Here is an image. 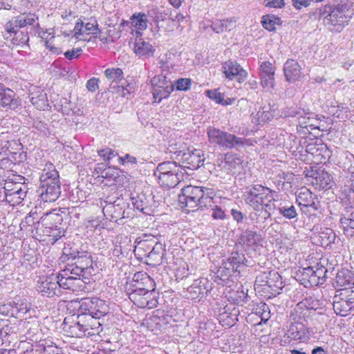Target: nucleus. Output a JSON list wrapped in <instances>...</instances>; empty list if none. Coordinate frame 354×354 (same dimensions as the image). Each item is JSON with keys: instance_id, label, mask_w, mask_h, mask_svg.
Here are the masks:
<instances>
[{"instance_id": "1", "label": "nucleus", "mask_w": 354, "mask_h": 354, "mask_svg": "<svg viewBox=\"0 0 354 354\" xmlns=\"http://www.w3.org/2000/svg\"><path fill=\"white\" fill-rule=\"evenodd\" d=\"M351 2H341L336 6H324L319 9V19L332 32H340L348 25L351 17Z\"/></svg>"}, {"instance_id": "2", "label": "nucleus", "mask_w": 354, "mask_h": 354, "mask_svg": "<svg viewBox=\"0 0 354 354\" xmlns=\"http://www.w3.org/2000/svg\"><path fill=\"white\" fill-rule=\"evenodd\" d=\"M40 185L37 194L44 202H55L60 196L59 176L55 167L47 162L40 176Z\"/></svg>"}, {"instance_id": "3", "label": "nucleus", "mask_w": 354, "mask_h": 354, "mask_svg": "<svg viewBox=\"0 0 354 354\" xmlns=\"http://www.w3.org/2000/svg\"><path fill=\"white\" fill-rule=\"evenodd\" d=\"M185 169L175 161L159 163L153 172L154 176L162 187H174L184 179Z\"/></svg>"}, {"instance_id": "4", "label": "nucleus", "mask_w": 354, "mask_h": 354, "mask_svg": "<svg viewBox=\"0 0 354 354\" xmlns=\"http://www.w3.org/2000/svg\"><path fill=\"white\" fill-rule=\"evenodd\" d=\"M275 192L268 187L261 185H254L247 188L245 192V201L253 209L263 208L273 210L275 209L272 201H275L272 194Z\"/></svg>"}, {"instance_id": "5", "label": "nucleus", "mask_w": 354, "mask_h": 354, "mask_svg": "<svg viewBox=\"0 0 354 354\" xmlns=\"http://www.w3.org/2000/svg\"><path fill=\"white\" fill-rule=\"evenodd\" d=\"M64 254L68 257V260H75L73 263L67 266L71 268V274L82 276L85 280H88L89 277L94 274L95 268L90 252L75 250L68 253V250L64 248Z\"/></svg>"}, {"instance_id": "6", "label": "nucleus", "mask_w": 354, "mask_h": 354, "mask_svg": "<svg viewBox=\"0 0 354 354\" xmlns=\"http://www.w3.org/2000/svg\"><path fill=\"white\" fill-rule=\"evenodd\" d=\"M333 306L337 315L346 317L354 315V286L336 290Z\"/></svg>"}, {"instance_id": "7", "label": "nucleus", "mask_w": 354, "mask_h": 354, "mask_svg": "<svg viewBox=\"0 0 354 354\" xmlns=\"http://www.w3.org/2000/svg\"><path fill=\"white\" fill-rule=\"evenodd\" d=\"M207 133L211 143L218 145L224 149L237 148L248 145V140L245 138L237 137L214 127H209Z\"/></svg>"}, {"instance_id": "8", "label": "nucleus", "mask_w": 354, "mask_h": 354, "mask_svg": "<svg viewBox=\"0 0 354 354\" xmlns=\"http://www.w3.org/2000/svg\"><path fill=\"white\" fill-rule=\"evenodd\" d=\"M78 314L89 315L97 318H102L109 310L106 302L96 297L82 299L78 302Z\"/></svg>"}, {"instance_id": "9", "label": "nucleus", "mask_w": 354, "mask_h": 354, "mask_svg": "<svg viewBox=\"0 0 354 354\" xmlns=\"http://www.w3.org/2000/svg\"><path fill=\"white\" fill-rule=\"evenodd\" d=\"M156 289L154 280L145 272H137L133 274L132 281L128 288L129 298L132 295L142 294L145 291Z\"/></svg>"}, {"instance_id": "10", "label": "nucleus", "mask_w": 354, "mask_h": 354, "mask_svg": "<svg viewBox=\"0 0 354 354\" xmlns=\"http://www.w3.org/2000/svg\"><path fill=\"white\" fill-rule=\"evenodd\" d=\"M153 97L155 102L160 103L162 99L167 98L174 91V83L167 80L166 75L153 77L151 80Z\"/></svg>"}, {"instance_id": "11", "label": "nucleus", "mask_w": 354, "mask_h": 354, "mask_svg": "<svg viewBox=\"0 0 354 354\" xmlns=\"http://www.w3.org/2000/svg\"><path fill=\"white\" fill-rule=\"evenodd\" d=\"M60 291L62 289L73 292L82 291L87 283L84 279H80L79 276L71 274V268L66 267L58 274Z\"/></svg>"}, {"instance_id": "12", "label": "nucleus", "mask_w": 354, "mask_h": 354, "mask_svg": "<svg viewBox=\"0 0 354 354\" xmlns=\"http://www.w3.org/2000/svg\"><path fill=\"white\" fill-rule=\"evenodd\" d=\"M1 312L6 315L16 317L17 319H27L31 310L30 304L25 299H15L12 303L3 305L0 308Z\"/></svg>"}, {"instance_id": "13", "label": "nucleus", "mask_w": 354, "mask_h": 354, "mask_svg": "<svg viewBox=\"0 0 354 354\" xmlns=\"http://www.w3.org/2000/svg\"><path fill=\"white\" fill-rule=\"evenodd\" d=\"M36 290L43 296L47 297L59 296L62 294L59 288L58 275L55 277H39L37 282Z\"/></svg>"}, {"instance_id": "14", "label": "nucleus", "mask_w": 354, "mask_h": 354, "mask_svg": "<svg viewBox=\"0 0 354 354\" xmlns=\"http://www.w3.org/2000/svg\"><path fill=\"white\" fill-rule=\"evenodd\" d=\"M180 156L181 157H178V161L183 163V165L180 167L183 169H197L203 165L205 160L204 153L201 149L190 150L187 148Z\"/></svg>"}, {"instance_id": "15", "label": "nucleus", "mask_w": 354, "mask_h": 354, "mask_svg": "<svg viewBox=\"0 0 354 354\" xmlns=\"http://www.w3.org/2000/svg\"><path fill=\"white\" fill-rule=\"evenodd\" d=\"M296 199L301 207V212L304 214L309 212L314 214L320 206L315 195L305 187L300 189Z\"/></svg>"}, {"instance_id": "16", "label": "nucleus", "mask_w": 354, "mask_h": 354, "mask_svg": "<svg viewBox=\"0 0 354 354\" xmlns=\"http://www.w3.org/2000/svg\"><path fill=\"white\" fill-rule=\"evenodd\" d=\"M62 329L68 336L82 337L86 336L84 324L80 321V315L77 313L66 317L62 324Z\"/></svg>"}, {"instance_id": "17", "label": "nucleus", "mask_w": 354, "mask_h": 354, "mask_svg": "<svg viewBox=\"0 0 354 354\" xmlns=\"http://www.w3.org/2000/svg\"><path fill=\"white\" fill-rule=\"evenodd\" d=\"M158 293L153 290H147L140 294H134L130 296V300L139 308H153L158 304L157 297Z\"/></svg>"}, {"instance_id": "18", "label": "nucleus", "mask_w": 354, "mask_h": 354, "mask_svg": "<svg viewBox=\"0 0 354 354\" xmlns=\"http://www.w3.org/2000/svg\"><path fill=\"white\" fill-rule=\"evenodd\" d=\"M263 239L257 232L246 229L239 236L237 244L248 250H256V248L261 245Z\"/></svg>"}, {"instance_id": "19", "label": "nucleus", "mask_w": 354, "mask_h": 354, "mask_svg": "<svg viewBox=\"0 0 354 354\" xmlns=\"http://www.w3.org/2000/svg\"><path fill=\"white\" fill-rule=\"evenodd\" d=\"M38 20V17L35 14L28 13L19 15L8 21L6 25V30L8 33H17L19 28L27 25H33Z\"/></svg>"}, {"instance_id": "20", "label": "nucleus", "mask_w": 354, "mask_h": 354, "mask_svg": "<svg viewBox=\"0 0 354 354\" xmlns=\"http://www.w3.org/2000/svg\"><path fill=\"white\" fill-rule=\"evenodd\" d=\"M25 328L26 330L25 333L26 340L29 341V344L33 347L32 351H35L39 348L40 343L45 342L47 339H43V333L39 327L37 322L34 323L27 322Z\"/></svg>"}, {"instance_id": "21", "label": "nucleus", "mask_w": 354, "mask_h": 354, "mask_svg": "<svg viewBox=\"0 0 354 354\" xmlns=\"http://www.w3.org/2000/svg\"><path fill=\"white\" fill-rule=\"evenodd\" d=\"M223 73L229 80H234L243 82L246 77L247 72L236 62L227 60L223 64Z\"/></svg>"}, {"instance_id": "22", "label": "nucleus", "mask_w": 354, "mask_h": 354, "mask_svg": "<svg viewBox=\"0 0 354 354\" xmlns=\"http://www.w3.org/2000/svg\"><path fill=\"white\" fill-rule=\"evenodd\" d=\"M20 104V100L15 97V92L0 83V107L15 110Z\"/></svg>"}, {"instance_id": "23", "label": "nucleus", "mask_w": 354, "mask_h": 354, "mask_svg": "<svg viewBox=\"0 0 354 354\" xmlns=\"http://www.w3.org/2000/svg\"><path fill=\"white\" fill-rule=\"evenodd\" d=\"M179 195H184L186 197L194 196L197 198L213 199L216 193L214 189L199 186L187 185L181 189Z\"/></svg>"}, {"instance_id": "24", "label": "nucleus", "mask_w": 354, "mask_h": 354, "mask_svg": "<svg viewBox=\"0 0 354 354\" xmlns=\"http://www.w3.org/2000/svg\"><path fill=\"white\" fill-rule=\"evenodd\" d=\"M275 68L270 62H263L260 65L261 84L264 88H272L274 85Z\"/></svg>"}, {"instance_id": "25", "label": "nucleus", "mask_w": 354, "mask_h": 354, "mask_svg": "<svg viewBox=\"0 0 354 354\" xmlns=\"http://www.w3.org/2000/svg\"><path fill=\"white\" fill-rule=\"evenodd\" d=\"M306 152L313 156V161L317 163L325 162L330 151L326 145L310 142L306 146Z\"/></svg>"}, {"instance_id": "26", "label": "nucleus", "mask_w": 354, "mask_h": 354, "mask_svg": "<svg viewBox=\"0 0 354 354\" xmlns=\"http://www.w3.org/2000/svg\"><path fill=\"white\" fill-rule=\"evenodd\" d=\"M178 201L181 204V207H187L188 212H194L199 207H207L211 205L212 199L209 198H197L194 196L186 197L184 195L178 196Z\"/></svg>"}, {"instance_id": "27", "label": "nucleus", "mask_w": 354, "mask_h": 354, "mask_svg": "<svg viewBox=\"0 0 354 354\" xmlns=\"http://www.w3.org/2000/svg\"><path fill=\"white\" fill-rule=\"evenodd\" d=\"M155 47L147 41L141 37H137L133 44V52L136 56L142 59H146L153 57L155 53Z\"/></svg>"}, {"instance_id": "28", "label": "nucleus", "mask_w": 354, "mask_h": 354, "mask_svg": "<svg viewBox=\"0 0 354 354\" xmlns=\"http://www.w3.org/2000/svg\"><path fill=\"white\" fill-rule=\"evenodd\" d=\"M95 317L89 315H80V321L84 324L86 336L99 334L102 330V322Z\"/></svg>"}, {"instance_id": "29", "label": "nucleus", "mask_w": 354, "mask_h": 354, "mask_svg": "<svg viewBox=\"0 0 354 354\" xmlns=\"http://www.w3.org/2000/svg\"><path fill=\"white\" fill-rule=\"evenodd\" d=\"M274 112L275 109L270 104L261 107L256 113H252V122L259 125H263L274 118Z\"/></svg>"}, {"instance_id": "30", "label": "nucleus", "mask_w": 354, "mask_h": 354, "mask_svg": "<svg viewBox=\"0 0 354 354\" xmlns=\"http://www.w3.org/2000/svg\"><path fill=\"white\" fill-rule=\"evenodd\" d=\"M301 68L295 59H288L283 66L285 77L288 82H295L300 79Z\"/></svg>"}, {"instance_id": "31", "label": "nucleus", "mask_w": 354, "mask_h": 354, "mask_svg": "<svg viewBox=\"0 0 354 354\" xmlns=\"http://www.w3.org/2000/svg\"><path fill=\"white\" fill-rule=\"evenodd\" d=\"M242 160L236 154L227 153L223 167L227 174H235L242 169Z\"/></svg>"}, {"instance_id": "32", "label": "nucleus", "mask_w": 354, "mask_h": 354, "mask_svg": "<svg viewBox=\"0 0 354 354\" xmlns=\"http://www.w3.org/2000/svg\"><path fill=\"white\" fill-rule=\"evenodd\" d=\"M298 277L306 287L317 286L321 284L319 279L314 270V267H307L299 271Z\"/></svg>"}, {"instance_id": "33", "label": "nucleus", "mask_w": 354, "mask_h": 354, "mask_svg": "<svg viewBox=\"0 0 354 354\" xmlns=\"http://www.w3.org/2000/svg\"><path fill=\"white\" fill-rule=\"evenodd\" d=\"M255 212L250 214V219L254 226L259 229H263L266 226V221L271 216V211L259 208L254 209Z\"/></svg>"}, {"instance_id": "34", "label": "nucleus", "mask_w": 354, "mask_h": 354, "mask_svg": "<svg viewBox=\"0 0 354 354\" xmlns=\"http://www.w3.org/2000/svg\"><path fill=\"white\" fill-rule=\"evenodd\" d=\"M202 283V280L199 282L196 281L194 284L190 286L187 290V297L192 300L194 302H198L203 299L207 293V290Z\"/></svg>"}, {"instance_id": "35", "label": "nucleus", "mask_w": 354, "mask_h": 354, "mask_svg": "<svg viewBox=\"0 0 354 354\" xmlns=\"http://www.w3.org/2000/svg\"><path fill=\"white\" fill-rule=\"evenodd\" d=\"M340 223L344 228V233L347 236L354 234V208L344 209Z\"/></svg>"}, {"instance_id": "36", "label": "nucleus", "mask_w": 354, "mask_h": 354, "mask_svg": "<svg viewBox=\"0 0 354 354\" xmlns=\"http://www.w3.org/2000/svg\"><path fill=\"white\" fill-rule=\"evenodd\" d=\"M224 261L225 262V266H230L235 272H239L243 268L246 266L245 254L238 252H232L227 260Z\"/></svg>"}, {"instance_id": "37", "label": "nucleus", "mask_w": 354, "mask_h": 354, "mask_svg": "<svg viewBox=\"0 0 354 354\" xmlns=\"http://www.w3.org/2000/svg\"><path fill=\"white\" fill-rule=\"evenodd\" d=\"M353 273L347 269H342L337 273L335 283L337 287L344 288L353 286Z\"/></svg>"}, {"instance_id": "38", "label": "nucleus", "mask_w": 354, "mask_h": 354, "mask_svg": "<svg viewBox=\"0 0 354 354\" xmlns=\"http://www.w3.org/2000/svg\"><path fill=\"white\" fill-rule=\"evenodd\" d=\"M130 22L131 26L136 29V34L141 35L140 31H143L147 28L148 19L145 13L138 12L130 17Z\"/></svg>"}, {"instance_id": "39", "label": "nucleus", "mask_w": 354, "mask_h": 354, "mask_svg": "<svg viewBox=\"0 0 354 354\" xmlns=\"http://www.w3.org/2000/svg\"><path fill=\"white\" fill-rule=\"evenodd\" d=\"M165 252V250L162 245L159 243H156L155 245L151 247V250L147 255L148 259L151 261L150 264H161Z\"/></svg>"}, {"instance_id": "40", "label": "nucleus", "mask_w": 354, "mask_h": 354, "mask_svg": "<svg viewBox=\"0 0 354 354\" xmlns=\"http://www.w3.org/2000/svg\"><path fill=\"white\" fill-rule=\"evenodd\" d=\"M33 354H63L62 348L54 344L51 339H47L40 343L39 348Z\"/></svg>"}, {"instance_id": "41", "label": "nucleus", "mask_w": 354, "mask_h": 354, "mask_svg": "<svg viewBox=\"0 0 354 354\" xmlns=\"http://www.w3.org/2000/svg\"><path fill=\"white\" fill-rule=\"evenodd\" d=\"M313 175L315 182H313V184L319 187V188L322 189H327L330 187V184L331 182V178L328 173L323 170H320L315 173Z\"/></svg>"}, {"instance_id": "42", "label": "nucleus", "mask_w": 354, "mask_h": 354, "mask_svg": "<svg viewBox=\"0 0 354 354\" xmlns=\"http://www.w3.org/2000/svg\"><path fill=\"white\" fill-rule=\"evenodd\" d=\"M290 330L292 335L295 339L301 341H307L310 337V333L308 328H306L304 325L301 323H297L295 325L291 326Z\"/></svg>"}, {"instance_id": "43", "label": "nucleus", "mask_w": 354, "mask_h": 354, "mask_svg": "<svg viewBox=\"0 0 354 354\" xmlns=\"http://www.w3.org/2000/svg\"><path fill=\"white\" fill-rule=\"evenodd\" d=\"M313 113L310 112H306V115H302L298 120V124L297 126V132L302 135L303 136H306L309 134V124L311 123V120L313 118Z\"/></svg>"}, {"instance_id": "44", "label": "nucleus", "mask_w": 354, "mask_h": 354, "mask_svg": "<svg viewBox=\"0 0 354 354\" xmlns=\"http://www.w3.org/2000/svg\"><path fill=\"white\" fill-rule=\"evenodd\" d=\"M104 75L113 86H118L123 80V72L120 68H109L104 71Z\"/></svg>"}, {"instance_id": "45", "label": "nucleus", "mask_w": 354, "mask_h": 354, "mask_svg": "<svg viewBox=\"0 0 354 354\" xmlns=\"http://www.w3.org/2000/svg\"><path fill=\"white\" fill-rule=\"evenodd\" d=\"M344 209H354V189L345 186L341 196Z\"/></svg>"}, {"instance_id": "46", "label": "nucleus", "mask_w": 354, "mask_h": 354, "mask_svg": "<svg viewBox=\"0 0 354 354\" xmlns=\"http://www.w3.org/2000/svg\"><path fill=\"white\" fill-rule=\"evenodd\" d=\"M277 209L281 215L287 219H293L298 216L295 207L286 203H281Z\"/></svg>"}, {"instance_id": "47", "label": "nucleus", "mask_w": 354, "mask_h": 354, "mask_svg": "<svg viewBox=\"0 0 354 354\" xmlns=\"http://www.w3.org/2000/svg\"><path fill=\"white\" fill-rule=\"evenodd\" d=\"M234 27V21L232 19L216 20L212 24L213 31L221 33L232 30Z\"/></svg>"}, {"instance_id": "48", "label": "nucleus", "mask_w": 354, "mask_h": 354, "mask_svg": "<svg viewBox=\"0 0 354 354\" xmlns=\"http://www.w3.org/2000/svg\"><path fill=\"white\" fill-rule=\"evenodd\" d=\"M269 275L267 286L274 292L281 290L283 286L281 275L275 271H270Z\"/></svg>"}, {"instance_id": "49", "label": "nucleus", "mask_w": 354, "mask_h": 354, "mask_svg": "<svg viewBox=\"0 0 354 354\" xmlns=\"http://www.w3.org/2000/svg\"><path fill=\"white\" fill-rule=\"evenodd\" d=\"M131 202L133 207L137 210L147 214L148 209V201L145 194H139L131 197Z\"/></svg>"}, {"instance_id": "50", "label": "nucleus", "mask_w": 354, "mask_h": 354, "mask_svg": "<svg viewBox=\"0 0 354 354\" xmlns=\"http://www.w3.org/2000/svg\"><path fill=\"white\" fill-rule=\"evenodd\" d=\"M3 189L5 196H7V194H15V192H21V190L28 189L24 183H15L12 180L6 181Z\"/></svg>"}, {"instance_id": "51", "label": "nucleus", "mask_w": 354, "mask_h": 354, "mask_svg": "<svg viewBox=\"0 0 354 354\" xmlns=\"http://www.w3.org/2000/svg\"><path fill=\"white\" fill-rule=\"evenodd\" d=\"M186 147L182 146L178 143H171L167 148L166 153L170 155V158L178 160V157L185 152Z\"/></svg>"}, {"instance_id": "52", "label": "nucleus", "mask_w": 354, "mask_h": 354, "mask_svg": "<svg viewBox=\"0 0 354 354\" xmlns=\"http://www.w3.org/2000/svg\"><path fill=\"white\" fill-rule=\"evenodd\" d=\"M27 190L28 189L21 190V192H15V194H7L6 200L13 206L19 205L26 197Z\"/></svg>"}, {"instance_id": "53", "label": "nucleus", "mask_w": 354, "mask_h": 354, "mask_svg": "<svg viewBox=\"0 0 354 354\" xmlns=\"http://www.w3.org/2000/svg\"><path fill=\"white\" fill-rule=\"evenodd\" d=\"M280 21L279 18L268 15L262 17L261 24L265 29L272 31L275 30V25L279 24Z\"/></svg>"}, {"instance_id": "54", "label": "nucleus", "mask_w": 354, "mask_h": 354, "mask_svg": "<svg viewBox=\"0 0 354 354\" xmlns=\"http://www.w3.org/2000/svg\"><path fill=\"white\" fill-rule=\"evenodd\" d=\"M302 115H306V111L297 106L286 107L282 112L281 116L284 118H300Z\"/></svg>"}, {"instance_id": "55", "label": "nucleus", "mask_w": 354, "mask_h": 354, "mask_svg": "<svg viewBox=\"0 0 354 354\" xmlns=\"http://www.w3.org/2000/svg\"><path fill=\"white\" fill-rule=\"evenodd\" d=\"M257 314L260 315L261 322L266 323L270 318V312L268 306L265 303H261L257 308Z\"/></svg>"}, {"instance_id": "56", "label": "nucleus", "mask_w": 354, "mask_h": 354, "mask_svg": "<svg viewBox=\"0 0 354 354\" xmlns=\"http://www.w3.org/2000/svg\"><path fill=\"white\" fill-rule=\"evenodd\" d=\"M234 272L232 268L225 266V262L223 261L222 265L218 268L216 274L220 279L225 281Z\"/></svg>"}, {"instance_id": "57", "label": "nucleus", "mask_w": 354, "mask_h": 354, "mask_svg": "<svg viewBox=\"0 0 354 354\" xmlns=\"http://www.w3.org/2000/svg\"><path fill=\"white\" fill-rule=\"evenodd\" d=\"M100 32L98 28L97 22L95 20L88 22L84 24V35H97Z\"/></svg>"}, {"instance_id": "58", "label": "nucleus", "mask_w": 354, "mask_h": 354, "mask_svg": "<svg viewBox=\"0 0 354 354\" xmlns=\"http://www.w3.org/2000/svg\"><path fill=\"white\" fill-rule=\"evenodd\" d=\"M206 95L216 103L221 104L223 102V97H225L224 94L221 93L218 89L207 90L206 91Z\"/></svg>"}, {"instance_id": "59", "label": "nucleus", "mask_w": 354, "mask_h": 354, "mask_svg": "<svg viewBox=\"0 0 354 354\" xmlns=\"http://www.w3.org/2000/svg\"><path fill=\"white\" fill-rule=\"evenodd\" d=\"M314 270L317 274V278L319 279L321 284L324 283L326 280V274L328 272V270L325 268L324 266L320 263H317L316 266L314 267Z\"/></svg>"}, {"instance_id": "60", "label": "nucleus", "mask_w": 354, "mask_h": 354, "mask_svg": "<svg viewBox=\"0 0 354 354\" xmlns=\"http://www.w3.org/2000/svg\"><path fill=\"white\" fill-rule=\"evenodd\" d=\"M192 81L189 78H180L175 82L177 91H187L190 88Z\"/></svg>"}, {"instance_id": "61", "label": "nucleus", "mask_w": 354, "mask_h": 354, "mask_svg": "<svg viewBox=\"0 0 354 354\" xmlns=\"http://www.w3.org/2000/svg\"><path fill=\"white\" fill-rule=\"evenodd\" d=\"M270 272H263L259 273L257 277L254 282V286H267L268 277H270Z\"/></svg>"}, {"instance_id": "62", "label": "nucleus", "mask_w": 354, "mask_h": 354, "mask_svg": "<svg viewBox=\"0 0 354 354\" xmlns=\"http://www.w3.org/2000/svg\"><path fill=\"white\" fill-rule=\"evenodd\" d=\"M212 210V217L214 219L224 220L226 218L227 216L221 207L215 205Z\"/></svg>"}, {"instance_id": "63", "label": "nucleus", "mask_w": 354, "mask_h": 354, "mask_svg": "<svg viewBox=\"0 0 354 354\" xmlns=\"http://www.w3.org/2000/svg\"><path fill=\"white\" fill-rule=\"evenodd\" d=\"M82 52V48H73L71 50H67L64 53V56L68 59H73L75 58L79 57V56L81 55Z\"/></svg>"}, {"instance_id": "64", "label": "nucleus", "mask_w": 354, "mask_h": 354, "mask_svg": "<svg viewBox=\"0 0 354 354\" xmlns=\"http://www.w3.org/2000/svg\"><path fill=\"white\" fill-rule=\"evenodd\" d=\"M84 24L83 21H78L75 24V28L73 29L74 37H75V38L80 39H82L80 37L81 35H84Z\"/></svg>"}]
</instances>
